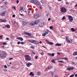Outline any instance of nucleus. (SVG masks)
<instances>
[{
	"label": "nucleus",
	"instance_id": "nucleus-1",
	"mask_svg": "<svg viewBox=\"0 0 77 77\" xmlns=\"http://www.w3.org/2000/svg\"><path fill=\"white\" fill-rule=\"evenodd\" d=\"M28 41L30 42H32V44H34L35 45L39 44V43L42 44V42L40 41L39 42H38L37 41L34 40H29Z\"/></svg>",
	"mask_w": 77,
	"mask_h": 77
},
{
	"label": "nucleus",
	"instance_id": "nucleus-2",
	"mask_svg": "<svg viewBox=\"0 0 77 77\" xmlns=\"http://www.w3.org/2000/svg\"><path fill=\"white\" fill-rule=\"evenodd\" d=\"M60 11L63 13H65L66 12V9L64 7H62L60 9Z\"/></svg>",
	"mask_w": 77,
	"mask_h": 77
},
{
	"label": "nucleus",
	"instance_id": "nucleus-3",
	"mask_svg": "<svg viewBox=\"0 0 77 77\" xmlns=\"http://www.w3.org/2000/svg\"><path fill=\"white\" fill-rule=\"evenodd\" d=\"M25 57L26 59L27 60L29 61L30 60H31V58L29 56V55H26L25 56Z\"/></svg>",
	"mask_w": 77,
	"mask_h": 77
},
{
	"label": "nucleus",
	"instance_id": "nucleus-4",
	"mask_svg": "<svg viewBox=\"0 0 77 77\" xmlns=\"http://www.w3.org/2000/svg\"><path fill=\"white\" fill-rule=\"evenodd\" d=\"M67 17L69 18V21H70V22H71L73 21V17H72V16L70 15H68Z\"/></svg>",
	"mask_w": 77,
	"mask_h": 77
},
{
	"label": "nucleus",
	"instance_id": "nucleus-5",
	"mask_svg": "<svg viewBox=\"0 0 77 77\" xmlns=\"http://www.w3.org/2000/svg\"><path fill=\"white\" fill-rule=\"evenodd\" d=\"M6 13H7V11H4L3 12H1L0 13V16L2 17H3V16L6 15H5V14H6Z\"/></svg>",
	"mask_w": 77,
	"mask_h": 77
},
{
	"label": "nucleus",
	"instance_id": "nucleus-6",
	"mask_svg": "<svg viewBox=\"0 0 77 77\" xmlns=\"http://www.w3.org/2000/svg\"><path fill=\"white\" fill-rule=\"evenodd\" d=\"M47 42V43H48L49 44H50V45H53L54 44V43H53V42H49V41L47 40L46 39L45 40Z\"/></svg>",
	"mask_w": 77,
	"mask_h": 77
},
{
	"label": "nucleus",
	"instance_id": "nucleus-7",
	"mask_svg": "<svg viewBox=\"0 0 77 77\" xmlns=\"http://www.w3.org/2000/svg\"><path fill=\"white\" fill-rule=\"evenodd\" d=\"M24 34L28 36H31V35H32V33H29L27 32H25Z\"/></svg>",
	"mask_w": 77,
	"mask_h": 77
},
{
	"label": "nucleus",
	"instance_id": "nucleus-8",
	"mask_svg": "<svg viewBox=\"0 0 77 77\" xmlns=\"http://www.w3.org/2000/svg\"><path fill=\"white\" fill-rule=\"evenodd\" d=\"M37 0H32L30 1V2L31 3H37Z\"/></svg>",
	"mask_w": 77,
	"mask_h": 77
},
{
	"label": "nucleus",
	"instance_id": "nucleus-9",
	"mask_svg": "<svg viewBox=\"0 0 77 77\" xmlns=\"http://www.w3.org/2000/svg\"><path fill=\"white\" fill-rule=\"evenodd\" d=\"M66 40L67 42H68L69 43H71V41H70V40H69L68 39V36H66Z\"/></svg>",
	"mask_w": 77,
	"mask_h": 77
},
{
	"label": "nucleus",
	"instance_id": "nucleus-10",
	"mask_svg": "<svg viewBox=\"0 0 77 77\" xmlns=\"http://www.w3.org/2000/svg\"><path fill=\"white\" fill-rule=\"evenodd\" d=\"M74 69V67H69L68 68H67V70H68V71H70V70H73Z\"/></svg>",
	"mask_w": 77,
	"mask_h": 77
},
{
	"label": "nucleus",
	"instance_id": "nucleus-11",
	"mask_svg": "<svg viewBox=\"0 0 77 77\" xmlns=\"http://www.w3.org/2000/svg\"><path fill=\"white\" fill-rule=\"evenodd\" d=\"M32 65V63H27V64H26V65L27 67H30V65Z\"/></svg>",
	"mask_w": 77,
	"mask_h": 77
},
{
	"label": "nucleus",
	"instance_id": "nucleus-12",
	"mask_svg": "<svg viewBox=\"0 0 77 77\" xmlns=\"http://www.w3.org/2000/svg\"><path fill=\"white\" fill-rule=\"evenodd\" d=\"M22 24L23 26H25V25L27 24V23L26 21V20H24L22 21Z\"/></svg>",
	"mask_w": 77,
	"mask_h": 77
},
{
	"label": "nucleus",
	"instance_id": "nucleus-13",
	"mask_svg": "<svg viewBox=\"0 0 77 77\" xmlns=\"http://www.w3.org/2000/svg\"><path fill=\"white\" fill-rule=\"evenodd\" d=\"M17 39H20V41H23V38L21 37H17Z\"/></svg>",
	"mask_w": 77,
	"mask_h": 77
},
{
	"label": "nucleus",
	"instance_id": "nucleus-14",
	"mask_svg": "<svg viewBox=\"0 0 77 77\" xmlns=\"http://www.w3.org/2000/svg\"><path fill=\"white\" fill-rule=\"evenodd\" d=\"M6 55H7V54H6V53H2V57H5Z\"/></svg>",
	"mask_w": 77,
	"mask_h": 77
},
{
	"label": "nucleus",
	"instance_id": "nucleus-15",
	"mask_svg": "<svg viewBox=\"0 0 77 77\" xmlns=\"http://www.w3.org/2000/svg\"><path fill=\"white\" fill-rule=\"evenodd\" d=\"M39 20H36L35 22H34V24H38L39 23Z\"/></svg>",
	"mask_w": 77,
	"mask_h": 77
},
{
	"label": "nucleus",
	"instance_id": "nucleus-16",
	"mask_svg": "<svg viewBox=\"0 0 77 77\" xmlns=\"http://www.w3.org/2000/svg\"><path fill=\"white\" fill-rule=\"evenodd\" d=\"M49 30H47L46 31H45V33L47 35V34H48V33H49Z\"/></svg>",
	"mask_w": 77,
	"mask_h": 77
},
{
	"label": "nucleus",
	"instance_id": "nucleus-17",
	"mask_svg": "<svg viewBox=\"0 0 77 77\" xmlns=\"http://www.w3.org/2000/svg\"><path fill=\"white\" fill-rule=\"evenodd\" d=\"M61 45H62V44H59V43H57L55 45V46H61Z\"/></svg>",
	"mask_w": 77,
	"mask_h": 77
},
{
	"label": "nucleus",
	"instance_id": "nucleus-18",
	"mask_svg": "<svg viewBox=\"0 0 77 77\" xmlns=\"http://www.w3.org/2000/svg\"><path fill=\"white\" fill-rule=\"evenodd\" d=\"M5 27L8 28V29H9V28H10V26H9V25L8 24L5 26Z\"/></svg>",
	"mask_w": 77,
	"mask_h": 77
},
{
	"label": "nucleus",
	"instance_id": "nucleus-19",
	"mask_svg": "<svg viewBox=\"0 0 77 77\" xmlns=\"http://www.w3.org/2000/svg\"><path fill=\"white\" fill-rule=\"evenodd\" d=\"M73 56H76L77 55V52H75L73 53Z\"/></svg>",
	"mask_w": 77,
	"mask_h": 77
},
{
	"label": "nucleus",
	"instance_id": "nucleus-20",
	"mask_svg": "<svg viewBox=\"0 0 77 77\" xmlns=\"http://www.w3.org/2000/svg\"><path fill=\"white\" fill-rule=\"evenodd\" d=\"M29 75H32V76H33L35 75L34 73H33V72H30L29 73Z\"/></svg>",
	"mask_w": 77,
	"mask_h": 77
},
{
	"label": "nucleus",
	"instance_id": "nucleus-21",
	"mask_svg": "<svg viewBox=\"0 0 77 77\" xmlns=\"http://www.w3.org/2000/svg\"><path fill=\"white\" fill-rule=\"evenodd\" d=\"M30 24L32 26H33V25H35V22H32Z\"/></svg>",
	"mask_w": 77,
	"mask_h": 77
},
{
	"label": "nucleus",
	"instance_id": "nucleus-22",
	"mask_svg": "<svg viewBox=\"0 0 77 77\" xmlns=\"http://www.w3.org/2000/svg\"><path fill=\"white\" fill-rule=\"evenodd\" d=\"M20 11H23V10L24 9V8H23L22 7H20Z\"/></svg>",
	"mask_w": 77,
	"mask_h": 77
},
{
	"label": "nucleus",
	"instance_id": "nucleus-23",
	"mask_svg": "<svg viewBox=\"0 0 77 77\" xmlns=\"http://www.w3.org/2000/svg\"><path fill=\"white\" fill-rule=\"evenodd\" d=\"M0 21H2V22H6V20H2V19H0Z\"/></svg>",
	"mask_w": 77,
	"mask_h": 77
},
{
	"label": "nucleus",
	"instance_id": "nucleus-24",
	"mask_svg": "<svg viewBox=\"0 0 77 77\" xmlns=\"http://www.w3.org/2000/svg\"><path fill=\"white\" fill-rule=\"evenodd\" d=\"M38 17V16L37 15H35L34 16V18L35 19H36Z\"/></svg>",
	"mask_w": 77,
	"mask_h": 77
},
{
	"label": "nucleus",
	"instance_id": "nucleus-25",
	"mask_svg": "<svg viewBox=\"0 0 77 77\" xmlns=\"http://www.w3.org/2000/svg\"><path fill=\"white\" fill-rule=\"evenodd\" d=\"M37 5H38V6H40L41 5V4H40V2H37L36 3Z\"/></svg>",
	"mask_w": 77,
	"mask_h": 77
},
{
	"label": "nucleus",
	"instance_id": "nucleus-26",
	"mask_svg": "<svg viewBox=\"0 0 77 77\" xmlns=\"http://www.w3.org/2000/svg\"><path fill=\"white\" fill-rule=\"evenodd\" d=\"M51 68H52V66H49L48 67V69H50Z\"/></svg>",
	"mask_w": 77,
	"mask_h": 77
},
{
	"label": "nucleus",
	"instance_id": "nucleus-27",
	"mask_svg": "<svg viewBox=\"0 0 77 77\" xmlns=\"http://www.w3.org/2000/svg\"><path fill=\"white\" fill-rule=\"evenodd\" d=\"M40 27H42L44 26V23H41L40 24Z\"/></svg>",
	"mask_w": 77,
	"mask_h": 77
},
{
	"label": "nucleus",
	"instance_id": "nucleus-28",
	"mask_svg": "<svg viewBox=\"0 0 77 77\" xmlns=\"http://www.w3.org/2000/svg\"><path fill=\"white\" fill-rule=\"evenodd\" d=\"M71 31H73V32H74V31H75V29H74V28H71Z\"/></svg>",
	"mask_w": 77,
	"mask_h": 77
},
{
	"label": "nucleus",
	"instance_id": "nucleus-29",
	"mask_svg": "<svg viewBox=\"0 0 77 77\" xmlns=\"http://www.w3.org/2000/svg\"><path fill=\"white\" fill-rule=\"evenodd\" d=\"M46 34L45 33H43L42 34V36H46Z\"/></svg>",
	"mask_w": 77,
	"mask_h": 77
},
{
	"label": "nucleus",
	"instance_id": "nucleus-30",
	"mask_svg": "<svg viewBox=\"0 0 77 77\" xmlns=\"http://www.w3.org/2000/svg\"><path fill=\"white\" fill-rule=\"evenodd\" d=\"M0 57H1V58H2V57H3L2 54H0Z\"/></svg>",
	"mask_w": 77,
	"mask_h": 77
},
{
	"label": "nucleus",
	"instance_id": "nucleus-31",
	"mask_svg": "<svg viewBox=\"0 0 77 77\" xmlns=\"http://www.w3.org/2000/svg\"><path fill=\"white\" fill-rule=\"evenodd\" d=\"M51 74L52 75V77H54V73L53 72L51 73Z\"/></svg>",
	"mask_w": 77,
	"mask_h": 77
},
{
	"label": "nucleus",
	"instance_id": "nucleus-32",
	"mask_svg": "<svg viewBox=\"0 0 77 77\" xmlns=\"http://www.w3.org/2000/svg\"><path fill=\"white\" fill-rule=\"evenodd\" d=\"M51 62L52 63H55V61L53 59L51 60Z\"/></svg>",
	"mask_w": 77,
	"mask_h": 77
},
{
	"label": "nucleus",
	"instance_id": "nucleus-33",
	"mask_svg": "<svg viewBox=\"0 0 77 77\" xmlns=\"http://www.w3.org/2000/svg\"><path fill=\"white\" fill-rule=\"evenodd\" d=\"M53 28V26H51L50 27V29H52Z\"/></svg>",
	"mask_w": 77,
	"mask_h": 77
},
{
	"label": "nucleus",
	"instance_id": "nucleus-34",
	"mask_svg": "<svg viewBox=\"0 0 77 77\" xmlns=\"http://www.w3.org/2000/svg\"><path fill=\"white\" fill-rule=\"evenodd\" d=\"M20 44H22V45H23V44H24V42H20Z\"/></svg>",
	"mask_w": 77,
	"mask_h": 77
},
{
	"label": "nucleus",
	"instance_id": "nucleus-35",
	"mask_svg": "<svg viewBox=\"0 0 77 77\" xmlns=\"http://www.w3.org/2000/svg\"><path fill=\"white\" fill-rule=\"evenodd\" d=\"M51 56L52 57H53L54 56V54L53 53L51 54Z\"/></svg>",
	"mask_w": 77,
	"mask_h": 77
},
{
	"label": "nucleus",
	"instance_id": "nucleus-36",
	"mask_svg": "<svg viewBox=\"0 0 77 77\" xmlns=\"http://www.w3.org/2000/svg\"><path fill=\"white\" fill-rule=\"evenodd\" d=\"M74 74H72V75H70L69 77H74Z\"/></svg>",
	"mask_w": 77,
	"mask_h": 77
},
{
	"label": "nucleus",
	"instance_id": "nucleus-37",
	"mask_svg": "<svg viewBox=\"0 0 77 77\" xmlns=\"http://www.w3.org/2000/svg\"><path fill=\"white\" fill-rule=\"evenodd\" d=\"M40 54H41V55H44V53L43 52L40 53Z\"/></svg>",
	"mask_w": 77,
	"mask_h": 77
},
{
	"label": "nucleus",
	"instance_id": "nucleus-38",
	"mask_svg": "<svg viewBox=\"0 0 77 77\" xmlns=\"http://www.w3.org/2000/svg\"><path fill=\"white\" fill-rule=\"evenodd\" d=\"M2 38H3V35H1L0 36V38L1 39H2Z\"/></svg>",
	"mask_w": 77,
	"mask_h": 77
},
{
	"label": "nucleus",
	"instance_id": "nucleus-39",
	"mask_svg": "<svg viewBox=\"0 0 77 77\" xmlns=\"http://www.w3.org/2000/svg\"><path fill=\"white\" fill-rule=\"evenodd\" d=\"M48 56H51V53H48Z\"/></svg>",
	"mask_w": 77,
	"mask_h": 77
},
{
	"label": "nucleus",
	"instance_id": "nucleus-40",
	"mask_svg": "<svg viewBox=\"0 0 77 77\" xmlns=\"http://www.w3.org/2000/svg\"><path fill=\"white\" fill-rule=\"evenodd\" d=\"M31 48L32 49H35V47L33 46H31Z\"/></svg>",
	"mask_w": 77,
	"mask_h": 77
},
{
	"label": "nucleus",
	"instance_id": "nucleus-41",
	"mask_svg": "<svg viewBox=\"0 0 77 77\" xmlns=\"http://www.w3.org/2000/svg\"><path fill=\"white\" fill-rule=\"evenodd\" d=\"M12 17H13L14 18L15 17V15L13 14L12 15Z\"/></svg>",
	"mask_w": 77,
	"mask_h": 77
},
{
	"label": "nucleus",
	"instance_id": "nucleus-42",
	"mask_svg": "<svg viewBox=\"0 0 77 77\" xmlns=\"http://www.w3.org/2000/svg\"><path fill=\"white\" fill-rule=\"evenodd\" d=\"M65 17L64 16L62 18V20H65Z\"/></svg>",
	"mask_w": 77,
	"mask_h": 77
},
{
	"label": "nucleus",
	"instance_id": "nucleus-43",
	"mask_svg": "<svg viewBox=\"0 0 77 77\" xmlns=\"http://www.w3.org/2000/svg\"><path fill=\"white\" fill-rule=\"evenodd\" d=\"M66 5H69V2H66Z\"/></svg>",
	"mask_w": 77,
	"mask_h": 77
},
{
	"label": "nucleus",
	"instance_id": "nucleus-44",
	"mask_svg": "<svg viewBox=\"0 0 77 77\" xmlns=\"http://www.w3.org/2000/svg\"><path fill=\"white\" fill-rule=\"evenodd\" d=\"M63 59L64 60H67V59H68V58H64Z\"/></svg>",
	"mask_w": 77,
	"mask_h": 77
},
{
	"label": "nucleus",
	"instance_id": "nucleus-45",
	"mask_svg": "<svg viewBox=\"0 0 77 77\" xmlns=\"http://www.w3.org/2000/svg\"><path fill=\"white\" fill-rule=\"evenodd\" d=\"M23 11H24V12H26V10L25 9H23Z\"/></svg>",
	"mask_w": 77,
	"mask_h": 77
},
{
	"label": "nucleus",
	"instance_id": "nucleus-46",
	"mask_svg": "<svg viewBox=\"0 0 77 77\" xmlns=\"http://www.w3.org/2000/svg\"><path fill=\"white\" fill-rule=\"evenodd\" d=\"M4 68H7V66H6V65H5L4 66Z\"/></svg>",
	"mask_w": 77,
	"mask_h": 77
},
{
	"label": "nucleus",
	"instance_id": "nucleus-47",
	"mask_svg": "<svg viewBox=\"0 0 77 77\" xmlns=\"http://www.w3.org/2000/svg\"><path fill=\"white\" fill-rule=\"evenodd\" d=\"M11 59H13V58H11L9 59V60H11Z\"/></svg>",
	"mask_w": 77,
	"mask_h": 77
},
{
	"label": "nucleus",
	"instance_id": "nucleus-48",
	"mask_svg": "<svg viewBox=\"0 0 77 77\" xmlns=\"http://www.w3.org/2000/svg\"><path fill=\"white\" fill-rule=\"evenodd\" d=\"M40 72H38V75H40Z\"/></svg>",
	"mask_w": 77,
	"mask_h": 77
},
{
	"label": "nucleus",
	"instance_id": "nucleus-49",
	"mask_svg": "<svg viewBox=\"0 0 77 77\" xmlns=\"http://www.w3.org/2000/svg\"><path fill=\"white\" fill-rule=\"evenodd\" d=\"M58 62H61V63H62V62H63V61H58Z\"/></svg>",
	"mask_w": 77,
	"mask_h": 77
},
{
	"label": "nucleus",
	"instance_id": "nucleus-50",
	"mask_svg": "<svg viewBox=\"0 0 77 77\" xmlns=\"http://www.w3.org/2000/svg\"><path fill=\"white\" fill-rule=\"evenodd\" d=\"M20 42H18L17 43V44H20Z\"/></svg>",
	"mask_w": 77,
	"mask_h": 77
},
{
	"label": "nucleus",
	"instance_id": "nucleus-51",
	"mask_svg": "<svg viewBox=\"0 0 77 77\" xmlns=\"http://www.w3.org/2000/svg\"><path fill=\"white\" fill-rule=\"evenodd\" d=\"M16 3H17V4H18V3H19V1L17 0L16 2Z\"/></svg>",
	"mask_w": 77,
	"mask_h": 77
},
{
	"label": "nucleus",
	"instance_id": "nucleus-52",
	"mask_svg": "<svg viewBox=\"0 0 77 77\" xmlns=\"http://www.w3.org/2000/svg\"><path fill=\"white\" fill-rule=\"evenodd\" d=\"M3 45H6V42H4L3 43Z\"/></svg>",
	"mask_w": 77,
	"mask_h": 77
},
{
	"label": "nucleus",
	"instance_id": "nucleus-53",
	"mask_svg": "<svg viewBox=\"0 0 77 77\" xmlns=\"http://www.w3.org/2000/svg\"><path fill=\"white\" fill-rule=\"evenodd\" d=\"M48 21H50V20H51V18H48Z\"/></svg>",
	"mask_w": 77,
	"mask_h": 77
},
{
	"label": "nucleus",
	"instance_id": "nucleus-54",
	"mask_svg": "<svg viewBox=\"0 0 77 77\" xmlns=\"http://www.w3.org/2000/svg\"><path fill=\"white\" fill-rule=\"evenodd\" d=\"M32 54H35L36 53L35 52H34L33 51H32Z\"/></svg>",
	"mask_w": 77,
	"mask_h": 77
},
{
	"label": "nucleus",
	"instance_id": "nucleus-55",
	"mask_svg": "<svg viewBox=\"0 0 77 77\" xmlns=\"http://www.w3.org/2000/svg\"><path fill=\"white\" fill-rule=\"evenodd\" d=\"M54 77H58V75H54Z\"/></svg>",
	"mask_w": 77,
	"mask_h": 77
},
{
	"label": "nucleus",
	"instance_id": "nucleus-56",
	"mask_svg": "<svg viewBox=\"0 0 77 77\" xmlns=\"http://www.w3.org/2000/svg\"><path fill=\"white\" fill-rule=\"evenodd\" d=\"M28 10L29 11H31V10H32V8H28Z\"/></svg>",
	"mask_w": 77,
	"mask_h": 77
},
{
	"label": "nucleus",
	"instance_id": "nucleus-57",
	"mask_svg": "<svg viewBox=\"0 0 77 77\" xmlns=\"http://www.w3.org/2000/svg\"><path fill=\"white\" fill-rule=\"evenodd\" d=\"M15 8V7H13V8L14 9H16V8Z\"/></svg>",
	"mask_w": 77,
	"mask_h": 77
},
{
	"label": "nucleus",
	"instance_id": "nucleus-58",
	"mask_svg": "<svg viewBox=\"0 0 77 77\" xmlns=\"http://www.w3.org/2000/svg\"><path fill=\"white\" fill-rule=\"evenodd\" d=\"M48 15H49V14L48 13H47L46 15L47 17H48Z\"/></svg>",
	"mask_w": 77,
	"mask_h": 77
},
{
	"label": "nucleus",
	"instance_id": "nucleus-59",
	"mask_svg": "<svg viewBox=\"0 0 77 77\" xmlns=\"http://www.w3.org/2000/svg\"><path fill=\"white\" fill-rule=\"evenodd\" d=\"M40 8L41 9H42V7H41V6H40Z\"/></svg>",
	"mask_w": 77,
	"mask_h": 77
},
{
	"label": "nucleus",
	"instance_id": "nucleus-60",
	"mask_svg": "<svg viewBox=\"0 0 77 77\" xmlns=\"http://www.w3.org/2000/svg\"><path fill=\"white\" fill-rule=\"evenodd\" d=\"M4 3H5V5H7V2H4Z\"/></svg>",
	"mask_w": 77,
	"mask_h": 77
},
{
	"label": "nucleus",
	"instance_id": "nucleus-61",
	"mask_svg": "<svg viewBox=\"0 0 77 77\" xmlns=\"http://www.w3.org/2000/svg\"><path fill=\"white\" fill-rule=\"evenodd\" d=\"M6 39H7V40H9V38H6Z\"/></svg>",
	"mask_w": 77,
	"mask_h": 77
},
{
	"label": "nucleus",
	"instance_id": "nucleus-62",
	"mask_svg": "<svg viewBox=\"0 0 77 77\" xmlns=\"http://www.w3.org/2000/svg\"><path fill=\"white\" fill-rule=\"evenodd\" d=\"M49 9H50V10H51V7H49Z\"/></svg>",
	"mask_w": 77,
	"mask_h": 77
},
{
	"label": "nucleus",
	"instance_id": "nucleus-63",
	"mask_svg": "<svg viewBox=\"0 0 77 77\" xmlns=\"http://www.w3.org/2000/svg\"><path fill=\"white\" fill-rule=\"evenodd\" d=\"M28 14H29V15H31V14H30V12H28Z\"/></svg>",
	"mask_w": 77,
	"mask_h": 77
},
{
	"label": "nucleus",
	"instance_id": "nucleus-64",
	"mask_svg": "<svg viewBox=\"0 0 77 77\" xmlns=\"http://www.w3.org/2000/svg\"><path fill=\"white\" fill-rule=\"evenodd\" d=\"M75 77H77V74H76L75 75Z\"/></svg>",
	"mask_w": 77,
	"mask_h": 77
}]
</instances>
